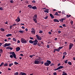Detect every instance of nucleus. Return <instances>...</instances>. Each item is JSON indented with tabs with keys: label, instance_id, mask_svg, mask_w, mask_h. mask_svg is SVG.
Masks as SVG:
<instances>
[{
	"label": "nucleus",
	"instance_id": "2eb2a0df",
	"mask_svg": "<svg viewBox=\"0 0 75 75\" xmlns=\"http://www.w3.org/2000/svg\"><path fill=\"white\" fill-rule=\"evenodd\" d=\"M53 21H54V22H57V23H59V21L56 19H54Z\"/></svg>",
	"mask_w": 75,
	"mask_h": 75
},
{
	"label": "nucleus",
	"instance_id": "473e14b6",
	"mask_svg": "<svg viewBox=\"0 0 75 75\" xmlns=\"http://www.w3.org/2000/svg\"><path fill=\"white\" fill-rule=\"evenodd\" d=\"M13 40L14 41L16 42L17 41V40H16V39L15 38H13Z\"/></svg>",
	"mask_w": 75,
	"mask_h": 75
},
{
	"label": "nucleus",
	"instance_id": "2f4dec72",
	"mask_svg": "<svg viewBox=\"0 0 75 75\" xmlns=\"http://www.w3.org/2000/svg\"><path fill=\"white\" fill-rule=\"evenodd\" d=\"M4 65V63L2 62L0 65V67H2V66H3Z\"/></svg>",
	"mask_w": 75,
	"mask_h": 75
},
{
	"label": "nucleus",
	"instance_id": "774afa93",
	"mask_svg": "<svg viewBox=\"0 0 75 75\" xmlns=\"http://www.w3.org/2000/svg\"><path fill=\"white\" fill-rule=\"evenodd\" d=\"M2 45V43H0V47H1V46Z\"/></svg>",
	"mask_w": 75,
	"mask_h": 75
},
{
	"label": "nucleus",
	"instance_id": "8fccbe9b",
	"mask_svg": "<svg viewBox=\"0 0 75 75\" xmlns=\"http://www.w3.org/2000/svg\"><path fill=\"white\" fill-rule=\"evenodd\" d=\"M33 55H30V58H33Z\"/></svg>",
	"mask_w": 75,
	"mask_h": 75
},
{
	"label": "nucleus",
	"instance_id": "423d86ee",
	"mask_svg": "<svg viewBox=\"0 0 75 75\" xmlns=\"http://www.w3.org/2000/svg\"><path fill=\"white\" fill-rule=\"evenodd\" d=\"M34 63L35 64H39L40 63V60H35Z\"/></svg>",
	"mask_w": 75,
	"mask_h": 75
},
{
	"label": "nucleus",
	"instance_id": "0e129e2a",
	"mask_svg": "<svg viewBox=\"0 0 75 75\" xmlns=\"http://www.w3.org/2000/svg\"><path fill=\"white\" fill-rule=\"evenodd\" d=\"M17 42H18V43H19L20 42V40H18V41H17Z\"/></svg>",
	"mask_w": 75,
	"mask_h": 75
},
{
	"label": "nucleus",
	"instance_id": "4be33fe9",
	"mask_svg": "<svg viewBox=\"0 0 75 75\" xmlns=\"http://www.w3.org/2000/svg\"><path fill=\"white\" fill-rule=\"evenodd\" d=\"M18 32L20 33H21V34H23V33H24V31L19 30L18 31Z\"/></svg>",
	"mask_w": 75,
	"mask_h": 75
},
{
	"label": "nucleus",
	"instance_id": "37998d69",
	"mask_svg": "<svg viewBox=\"0 0 75 75\" xmlns=\"http://www.w3.org/2000/svg\"><path fill=\"white\" fill-rule=\"evenodd\" d=\"M10 2L11 3H13V0H10Z\"/></svg>",
	"mask_w": 75,
	"mask_h": 75
},
{
	"label": "nucleus",
	"instance_id": "0eeeda50",
	"mask_svg": "<svg viewBox=\"0 0 75 75\" xmlns=\"http://www.w3.org/2000/svg\"><path fill=\"white\" fill-rule=\"evenodd\" d=\"M10 45H11V44L10 43H5L4 45V47H8V46H10Z\"/></svg>",
	"mask_w": 75,
	"mask_h": 75
},
{
	"label": "nucleus",
	"instance_id": "c756f323",
	"mask_svg": "<svg viewBox=\"0 0 75 75\" xmlns=\"http://www.w3.org/2000/svg\"><path fill=\"white\" fill-rule=\"evenodd\" d=\"M0 30H1V31H3V32H4V31H5V30H4V29L3 28H1Z\"/></svg>",
	"mask_w": 75,
	"mask_h": 75
},
{
	"label": "nucleus",
	"instance_id": "ddd939ff",
	"mask_svg": "<svg viewBox=\"0 0 75 75\" xmlns=\"http://www.w3.org/2000/svg\"><path fill=\"white\" fill-rule=\"evenodd\" d=\"M64 68V67L62 66H60L58 67L59 69H62L63 68Z\"/></svg>",
	"mask_w": 75,
	"mask_h": 75
},
{
	"label": "nucleus",
	"instance_id": "b1692460",
	"mask_svg": "<svg viewBox=\"0 0 75 75\" xmlns=\"http://www.w3.org/2000/svg\"><path fill=\"white\" fill-rule=\"evenodd\" d=\"M71 16V15H67L66 17L67 18H69V17H70Z\"/></svg>",
	"mask_w": 75,
	"mask_h": 75
},
{
	"label": "nucleus",
	"instance_id": "39448f33",
	"mask_svg": "<svg viewBox=\"0 0 75 75\" xmlns=\"http://www.w3.org/2000/svg\"><path fill=\"white\" fill-rule=\"evenodd\" d=\"M36 36L37 38V39L39 41H41V37L38 36V35H36Z\"/></svg>",
	"mask_w": 75,
	"mask_h": 75
},
{
	"label": "nucleus",
	"instance_id": "20e7f679",
	"mask_svg": "<svg viewBox=\"0 0 75 75\" xmlns=\"http://www.w3.org/2000/svg\"><path fill=\"white\" fill-rule=\"evenodd\" d=\"M38 42V40H37V39H35V41H33V45H37Z\"/></svg>",
	"mask_w": 75,
	"mask_h": 75
},
{
	"label": "nucleus",
	"instance_id": "79ce46f5",
	"mask_svg": "<svg viewBox=\"0 0 75 75\" xmlns=\"http://www.w3.org/2000/svg\"><path fill=\"white\" fill-rule=\"evenodd\" d=\"M62 19H63V20H65L66 19V17H65L64 18H62Z\"/></svg>",
	"mask_w": 75,
	"mask_h": 75
},
{
	"label": "nucleus",
	"instance_id": "f3484780",
	"mask_svg": "<svg viewBox=\"0 0 75 75\" xmlns=\"http://www.w3.org/2000/svg\"><path fill=\"white\" fill-rule=\"evenodd\" d=\"M29 42L30 44H33V43H34V41H33V40H30L29 41Z\"/></svg>",
	"mask_w": 75,
	"mask_h": 75
},
{
	"label": "nucleus",
	"instance_id": "ea45409f",
	"mask_svg": "<svg viewBox=\"0 0 75 75\" xmlns=\"http://www.w3.org/2000/svg\"><path fill=\"white\" fill-rule=\"evenodd\" d=\"M38 46H39V47H41V44L38 43Z\"/></svg>",
	"mask_w": 75,
	"mask_h": 75
},
{
	"label": "nucleus",
	"instance_id": "393cba45",
	"mask_svg": "<svg viewBox=\"0 0 75 75\" xmlns=\"http://www.w3.org/2000/svg\"><path fill=\"white\" fill-rule=\"evenodd\" d=\"M62 75H67V74L65 72H63V74Z\"/></svg>",
	"mask_w": 75,
	"mask_h": 75
},
{
	"label": "nucleus",
	"instance_id": "6ab92c4d",
	"mask_svg": "<svg viewBox=\"0 0 75 75\" xmlns=\"http://www.w3.org/2000/svg\"><path fill=\"white\" fill-rule=\"evenodd\" d=\"M50 16L52 18H54V16L51 13L50 14Z\"/></svg>",
	"mask_w": 75,
	"mask_h": 75
},
{
	"label": "nucleus",
	"instance_id": "338daca9",
	"mask_svg": "<svg viewBox=\"0 0 75 75\" xmlns=\"http://www.w3.org/2000/svg\"><path fill=\"white\" fill-rule=\"evenodd\" d=\"M71 24H73V21H71Z\"/></svg>",
	"mask_w": 75,
	"mask_h": 75
},
{
	"label": "nucleus",
	"instance_id": "052dcab7",
	"mask_svg": "<svg viewBox=\"0 0 75 75\" xmlns=\"http://www.w3.org/2000/svg\"><path fill=\"white\" fill-rule=\"evenodd\" d=\"M62 14H65V11H62Z\"/></svg>",
	"mask_w": 75,
	"mask_h": 75
},
{
	"label": "nucleus",
	"instance_id": "e433bc0d",
	"mask_svg": "<svg viewBox=\"0 0 75 75\" xmlns=\"http://www.w3.org/2000/svg\"><path fill=\"white\" fill-rule=\"evenodd\" d=\"M14 64L15 65H18V63H17V62H14Z\"/></svg>",
	"mask_w": 75,
	"mask_h": 75
},
{
	"label": "nucleus",
	"instance_id": "09e8293b",
	"mask_svg": "<svg viewBox=\"0 0 75 75\" xmlns=\"http://www.w3.org/2000/svg\"><path fill=\"white\" fill-rule=\"evenodd\" d=\"M47 48H50V45H47Z\"/></svg>",
	"mask_w": 75,
	"mask_h": 75
},
{
	"label": "nucleus",
	"instance_id": "864d4df0",
	"mask_svg": "<svg viewBox=\"0 0 75 75\" xmlns=\"http://www.w3.org/2000/svg\"><path fill=\"white\" fill-rule=\"evenodd\" d=\"M0 51L1 52V53H2L1 52H3V50H2V49H0Z\"/></svg>",
	"mask_w": 75,
	"mask_h": 75
},
{
	"label": "nucleus",
	"instance_id": "4c0bfd02",
	"mask_svg": "<svg viewBox=\"0 0 75 75\" xmlns=\"http://www.w3.org/2000/svg\"><path fill=\"white\" fill-rule=\"evenodd\" d=\"M65 64H67V62H68V60H66L65 61V62H64Z\"/></svg>",
	"mask_w": 75,
	"mask_h": 75
},
{
	"label": "nucleus",
	"instance_id": "f257e3e1",
	"mask_svg": "<svg viewBox=\"0 0 75 75\" xmlns=\"http://www.w3.org/2000/svg\"><path fill=\"white\" fill-rule=\"evenodd\" d=\"M10 54H12L10 55V58H15V59H17V57H16V54H15V52H11L9 53Z\"/></svg>",
	"mask_w": 75,
	"mask_h": 75
},
{
	"label": "nucleus",
	"instance_id": "a211bd4d",
	"mask_svg": "<svg viewBox=\"0 0 75 75\" xmlns=\"http://www.w3.org/2000/svg\"><path fill=\"white\" fill-rule=\"evenodd\" d=\"M32 9H33V10H36L37 9V7L34 6L32 7Z\"/></svg>",
	"mask_w": 75,
	"mask_h": 75
},
{
	"label": "nucleus",
	"instance_id": "bf43d9fd",
	"mask_svg": "<svg viewBox=\"0 0 75 75\" xmlns=\"http://www.w3.org/2000/svg\"><path fill=\"white\" fill-rule=\"evenodd\" d=\"M63 27H66V25H65V24H64L62 25Z\"/></svg>",
	"mask_w": 75,
	"mask_h": 75
},
{
	"label": "nucleus",
	"instance_id": "5fc2aeb1",
	"mask_svg": "<svg viewBox=\"0 0 75 75\" xmlns=\"http://www.w3.org/2000/svg\"><path fill=\"white\" fill-rule=\"evenodd\" d=\"M0 10H3V8H2V7H0Z\"/></svg>",
	"mask_w": 75,
	"mask_h": 75
},
{
	"label": "nucleus",
	"instance_id": "58836bf2",
	"mask_svg": "<svg viewBox=\"0 0 75 75\" xmlns=\"http://www.w3.org/2000/svg\"><path fill=\"white\" fill-rule=\"evenodd\" d=\"M63 55H67V52H65L64 53H63Z\"/></svg>",
	"mask_w": 75,
	"mask_h": 75
},
{
	"label": "nucleus",
	"instance_id": "69168bd1",
	"mask_svg": "<svg viewBox=\"0 0 75 75\" xmlns=\"http://www.w3.org/2000/svg\"><path fill=\"white\" fill-rule=\"evenodd\" d=\"M49 34H51V32H48Z\"/></svg>",
	"mask_w": 75,
	"mask_h": 75
},
{
	"label": "nucleus",
	"instance_id": "aec40b11",
	"mask_svg": "<svg viewBox=\"0 0 75 75\" xmlns=\"http://www.w3.org/2000/svg\"><path fill=\"white\" fill-rule=\"evenodd\" d=\"M12 34H8L7 35H6V37H10V36H12Z\"/></svg>",
	"mask_w": 75,
	"mask_h": 75
},
{
	"label": "nucleus",
	"instance_id": "bb28decb",
	"mask_svg": "<svg viewBox=\"0 0 75 75\" xmlns=\"http://www.w3.org/2000/svg\"><path fill=\"white\" fill-rule=\"evenodd\" d=\"M54 50H55V51H57L58 52H59V50L58 49H54Z\"/></svg>",
	"mask_w": 75,
	"mask_h": 75
},
{
	"label": "nucleus",
	"instance_id": "6e6d98bb",
	"mask_svg": "<svg viewBox=\"0 0 75 75\" xmlns=\"http://www.w3.org/2000/svg\"><path fill=\"white\" fill-rule=\"evenodd\" d=\"M9 28H10V30H11V29H12V26H10Z\"/></svg>",
	"mask_w": 75,
	"mask_h": 75
},
{
	"label": "nucleus",
	"instance_id": "a878e982",
	"mask_svg": "<svg viewBox=\"0 0 75 75\" xmlns=\"http://www.w3.org/2000/svg\"><path fill=\"white\" fill-rule=\"evenodd\" d=\"M63 47V46H62V47H59V48H58V49H59V51H60V50H61V49H62V48Z\"/></svg>",
	"mask_w": 75,
	"mask_h": 75
},
{
	"label": "nucleus",
	"instance_id": "c85d7f7f",
	"mask_svg": "<svg viewBox=\"0 0 75 75\" xmlns=\"http://www.w3.org/2000/svg\"><path fill=\"white\" fill-rule=\"evenodd\" d=\"M13 65V63L9 64V67H11V66Z\"/></svg>",
	"mask_w": 75,
	"mask_h": 75
},
{
	"label": "nucleus",
	"instance_id": "412c9836",
	"mask_svg": "<svg viewBox=\"0 0 75 75\" xmlns=\"http://www.w3.org/2000/svg\"><path fill=\"white\" fill-rule=\"evenodd\" d=\"M31 32L32 34H34L35 33V30H33L32 31H31Z\"/></svg>",
	"mask_w": 75,
	"mask_h": 75
},
{
	"label": "nucleus",
	"instance_id": "f704fd0d",
	"mask_svg": "<svg viewBox=\"0 0 75 75\" xmlns=\"http://www.w3.org/2000/svg\"><path fill=\"white\" fill-rule=\"evenodd\" d=\"M4 67H7V66H8V64L7 63H5V64H4Z\"/></svg>",
	"mask_w": 75,
	"mask_h": 75
},
{
	"label": "nucleus",
	"instance_id": "c03bdc74",
	"mask_svg": "<svg viewBox=\"0 0 75 75\" xmlns=\"http://www.w3.org/2000/svg\"><path fill=\"white\" fill-rule=\"evenodd\" d=\"M59 69L58 67L57 69H54V71H57V70H59Z\"/></svg>",
	"mask_w": 75,
	"mask_h": 75
},
{
	"label": "nucleus",
	"instance_id": "5701e85b",
	"mask_svg": "<svg viewBox=\"0 0 75 75\" xmlns=\"http://www.w3.org/2000/svg\"><path fill=\"white\" fill-rule=\"evenodd\" d=\"M28 7H29V8H32V6L30 5H29L28 6Z\"/></svg>",
	"mask_w": 75,
	"mask_h": 75
},
{
	"label": "nucleus",
	"instance_id": "13d9d810",
	"mask_svg": "<svg viewBox=\"0 0 75 75\" xmlns=\"http://www.w3.org/2000/svg\"><path fill=\"white\" fill-rule=\"evenodd\" d=\"M32 3H35V1L33 0V1H32Z\"/></svg>",
	"mask_w": 75,
	"mask_h": 75
},
{
	"label": "nucleus",
	"instance_id": "7c9ffc66",
	"mask_svg": "<svg viewBox=\"0 0 75 75\" xmlns=\"http://www.w3.org/2000/svg\"><path fill=\"white\" fill-rule=\"evenodd\" d=\"M54 15L55 16H59V15H58V12H56L54 14Z\"/></svg>",
	"mask_w": 75,
	"mask_h": 75
},
{
	"label": "nucleus",
	"instance_id": "dca6fc26",
	"mask_svg": "<svg viewBox=\"0 0 75 75\" xmlns=\"http://www.w3.org/2000/svg\"><path fill=\"white\" fill-rule=\"evenodd\" d=\"M20 75H26V74L24 73L21 72L20 73Z\"/></svg>",
	"mask_w": 75,
	"mask_h": 75
},
{
	"label": "nucleus",
	"instance_id": "6e6552de",
	"mask_svg": "<svg viewBox=\"0 0 75 75\" xmlns=\"http://www.w3.org/2000/svg\"><path fill=\"white\" fill-rule=\"evenodd\" d=\"M73 45H74L73 44H72L71 43L70 44V45H69V49L71 50V48H72V47H73Z\"/></svg>",
	"mask_w": 75,
	"mask_h": 75
},
{
	"label": "nucleus",
	"instance_id": "72a5a7b5",
	"mask_svg": "<svg viewBox=\"0 0 75 75\" xmlns=\"http://www.w3.org/2000/svg\"><path fill=\"white\" fill-rule=\"evenodd\" d=\"M59 21H61V22H62L64 21L63 20L62 18L61 19H59Z\"/></svg>",
	"mask_w": 75,
	"mask_h": 75
},
{
	"label": "nucleus",
	"instance_id": "4468645a",
	"mask_svg": "<svg viewBox=\"0 0 75 75\" xmlns=\"http://www.w3.org/2000/svg\"><path fill=\"white\" fill-rule=\"evenodd\" d=\"M33 19L34 21H35V23H37V19L35 18V17H33Z\"/></svg>",
	"mask_w": 75,
	"mask_h": 75
},
{
	"label": "nucleus",
	"instance_id": "9d476101",
	"mask_svg": "<svg viewBox=\"0 0 75 75\" xmlns=\"http://www.w3.org/2000/svg\"><path fill=\"white\" fill-rule=\"evenodd\" d=\"M49 11V9H46L45 10L44 12L45 13H49V11Z\"/></svg>",
	"mask_w": 75,
	"mask_h": 75
},
{
	"label": "nucleus",
	"instance_id": "cd10ccee",
	"mask_svg": "<svg viewBox=\"0 0 75 75\" xmlns=\"http://www.w3.org/2000/svg\"><path fill=\"white\" fill-rule=\"evenodd\" d=\"M34 17H35V19L37 18V14L35 15Z\"/></svg>",
	"mask_w": 75,
	"mask_h": 75
},
{
	"label": "nucleus",
	"instance_id": "f03ea898",
	"mask_svg": "<svg viewBox=\"0 0 75 75\" xmlns=\"http://www.w3.org/2000/svg\"><path fill=\"white\" fill-rule=\"evenodd\" d=\"M47 62L45 63L44 65L45 66H49L51 63V62L50 60H47Z\"/></svg>",
	"mask_w": 75,
	"mask_h": 75
},
{
	"label": "nucleus",
	"instance_id": "4d7b16f0",
	"mask_svg": "<svg viewBox=\"0 0 75 75\" xmlns=\"http://www.w3.org/2000/svg\"><path fill=\"white\" fill-rule=\"evenodd\" d=\"M53 75H57V73L56 72H54L53 73Z\"/></svg>",
	"mask_w": 75,
	"mask_h": 75
},
{
	"label": "nucleus",
	"instance_id": "e2e57ef3",
	"mask_svg": "<svg viewBox=\"0 0 75 75\" xmlns=\"http://www.w3.org/2000/svg\"><path fill=\"white\" fill-rule=\"evenodd\" d=\"M60 65H61V64L59 63L58 64V67H59V66H60Z\"/></svg>",
	"mask_w": 75,
	"mask_h": 75
},
{
	"label": "nucleus",
	"instance_id": "de8ad7c7",
	"mask_svg": "<svg viewBox=\"0 0 75 75\" xmlns=\"http://www.w3.org/2000/svg\"><path fill=\"white\" fill-rule=\"evenodd\" d=\"M39 33L41 34V33H42V30H40Z\"/></svg>",
	"mask_w": 75,
	"mask_h": 75
},
{
	"label": "nucleus",
	"instance_id": "1a4fd4ad",
	"mask_svg": "<svg viewBox=\"0 0 75 75\" xmlns=\"http://www.w3.org/2000/svg\"><path fill=\"white\" fill-rule=\"evenodd\" d=\"M15 21L17 22V23H18V22H20V19L19 18H18L17 19H16L15 20Z\"/></svg>",
	"mask_w": 75,
	"mask_h": 75
},
{
	"label": "nucleus",
	"instance_id": "7ed1b4c3",
	"mask_svg": "<svg viewBox=\"0 0 75 75\" xmlns=\"http://www.w3.org/2000/svg\"><path fill=\"white\" fill-rule=\"evenodd\" d=\"M21 42L23 44H26L27 42V41L25 40V39H24L23 38H21Z\"/></svg>",
	"mask_w": 75,
	"mask_h": 75
},
{
	"label": "nucleus",
	"instance_id": "f8f14e48",
	"mask_svg": "<svg viewBox=\"0 0 75 75\" xmlns=\"http://www.w3.org/2000/svg\"><path fill=\"white\" fill-rule=\"evenodd\" d=\"M6 50L7 49H8V50H13V48H11V47L10 46H9L8 47H6Z\"/></svg>",
	"mask_w": 75,
	"mask_h": 75
},
{
	"label": "nucleus",
	"instance_id": "3c124183",
	"mask_svg": "<svg viewBox=\"0 0 75 75\" xmlns=\"http://www.w3.org/2000/svg\"><path fill=\"white\" fill-rule=\"evenodd\" d=\"M30 38L31 40H34V38H33L30 37Z\"/></svg>",
	"mask_w": 75,
	"mask_h": 75
},
{
	"label": "nucleus",
	"instance_id": "603ef678",
	"mask_svg": "<svg viewBox=\"0 0 75 75\" xmlns=\"http://www.w3.org/2000/svg\"><path fill=\"white\" fill-rule=\"evenodd\" d=\"M61 33V31L59 30L58 31V33L59 34H60V33Z\"/></svg>",
	"mask_w": 75,
	"mask_h": 75
},
{
	"label": "nucleus",
	"instance_id": "c9c22d12",
	"mask_svg": "<svg viewBox=\"0 0 75 75\" xmlns=\"http://www.w3.org/2000/svg\"><path fill=\"white\" fill-rule=\"evenodd\" d=\"M68 64H69V65H72V63H71V62H68Z\"/></svg>",
	"mask_w": 75,
	"mask_h": 75
},
{
	"label": "nucleus",
	"instance_id": "a19ab883",
	"mask_svg": "<svg viewBox=\"0 0 75 75\" xmlns=\"http://www.w3.org/2000/svg\"><path fill=\"white\" fill-rule=\"evenodd\" d=\"M18 72H16V73L14 75H18Z\"/></svg>",
	"mask_w": 75,
	"mask_h": 75
},
{
	"label": "nucleus",
	"instance_id": "9b49d317",
	"mask_svg": "<svg viewBox=\"0 0 75 75\" xmlns=\"http://www.w3.org/2000/svg\"><path fill=\"white\" fill-rule=\"evenodd\" d=\"M16 51H19L20 50V48L19 47H18L16 48Z\"/></svg>",
	"mask_w": 75,
	"mask_h": 75
},
{
	"label": "nucleus",
	"instance_id": "680f3d73",
	"mask_svg": "<svg viewBox=\"0 0 75 75\" xmlns=\"http://www.w3.org/2000/svg\"><path fill=\"white\" fill-rule=\"evenodd\" d=\"M47 18H48V16H46L45 18V19H47Z\"/></svg>",
	"mask_w": 75,
	"mask_h": 75
},
{
	"label": "nucleus",
	"instance_id": "49530a36",
	"mask_svg": "<svg viewBox=\"0 0 75 75\" xmlns=\"http://www.w3.org/2000/svg\"><path fill=\"white\" fill-rule=\"evenodd\" d=\"M54 63H52L50 64V66L52 67V66H54Z\"/></svg>",
	"mask_w": 75,
	"mask_h": 75
},
{
	"label": "nucleus",
	"instance_id": "a18cd8bd",
	"mask_svg": "<svg viewBox=\"0 0 75 75\" xmlns=\"http://www.w3.org/2000/svg\"><path fill=\"white\" fill-rule=\"evenodd\" d=\"M65 55H64L62 57V59H64L65 58Z\"/></svg>",
	"mask_w": 75,
	"mask_h": 75
}]
</instances>
